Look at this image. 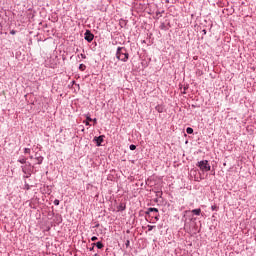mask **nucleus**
<instances>
[{
    "label": "nucleus",
    "instance_id": "f257e3e1",
    "mask_svg": "<svg viewBox=\"0 0 256 256\" xmlns=\"http://www.w3.org/2000/svg\"><path fill=\"white\" fill-rule=\"evenodd\" d=\"M116 59L122 61V63H127L129 61V51L126 47L119 46L116 50Z\"/></svg>",
    "mask_w": 256,
    "mask_h": 256
},
{
    "label": "nucleus",
    "instance_id": "f03ea898",
    "mask_svg": "<svg viewBox=\"0 0 256 256\" xmlns=\"http://www.w3.org/2000/svg\"><path fill=\"white\" fill-rule=\"evenodd\" d=\"M196 167L200 169L203 173H207L211 171V164H209V160H201L196 163Z\"/></svg>",
    "mask_w": 256,
    "mask_h": 256
},
{
    "label": "nucleus",
    "instance_id": "7ed1b4c3",
    "mask_svg": "<svg viewBox=\"0 0 256 256\" xmlns=\"http://www.w3.org/2000/svg\"><path fill=\"white\" fill-rule=\"evenodd\" d=\"M33 167L31 165V162H27V164H25L24 166H21L22 169V173H24V179H29V177H31V175H33Z\"/></svg>",
    "mask_w": 256,
    "mask_h": 256
},
{
    "label": "nucleus",
    "instance_id": "20e7f679",
    "mask_svg": "<svg viewBox=\"0 0 256 256\" xmlns=\"http://www.w3.org/2000/svg\"><path fill=\"white\" fill-rule=\"evenodd\" d=\"M84 39L87 43H92L93 39H95V34L91 32V30H86L84 33Z\"/></svg>",
    "mask_w": 256,
    "mask_h": 256
},
{
    "label": "nucleus",
    "instance_id": "39448f33",
    "mask_svg": "<svg viewBox=\"0 0 256 256\" xmlns=\"http://www.w3.org/2000/svg\"><path fill=\"white\" fill-rule=\"evenodd\" d=\"M93 141L96 143V147H101L103 145V141H105V135L95 136Z\"/></svg>",
    "mask_w": 256,
    "mask_h": 256
},
{
    "label": "nucleus",
    "instance_id": "423d86ee",
    "mask_svg": "<svg viewBox=\"0 0 256 256\" xmlns=\"http://www.w3.org/2000/svg\"><path fill=\"white\" fill-rule=\"evenodd\" d=\"M185 215H187V213H193V215L199 216L201 215V208H197V209H193L191 210H186L184 211Z\"/></svg>",
    "mask_w": 256,
    "mask_h": 256
},
{
    "label": "nucleus",
    "instance_id": "0eeeda50",
    "mask_svg": "<svg viewBox=\"0 0 256 256\" xmlns=\"http://www.w3.org/2000/svg\"><path fill=\"white\" fill-rule=\"evenodd\" d=\"M34 159L37 161V165H41L43 163V159H45L43 156L39 155V153H36L34 155Z\"/></svg>",
    "mask_w": 256,
    "mask_h": 256
},
{
    "label": "nucleus",
    "instance_id": "6e6552de",
    "mask_svg": "<svg viewBox=\"0 0 256 256\" xmlns=\"http://www.w3.org/2000/svg\"><path fill=\"white\" fill-rule=\"evenodd\" d=\"M155 110L158 112V113H164L165 112V106L163 104H158L156 107H155Z\"/></svg>",
    "mask_w": 256,
    "mask_h": 256
},
{
    "label": "nucleus",
    "instance_id": "1a4fd4ad",
    "mask_svg": "<svg viewBox=\"0 0 256 256\" xmlns=\"http://www.w3.org/2000/svg\"><path fill=\"white\" fill-rule=\"evenodd\" d=\"M93 247H97V249H103L105 247V244H103L102 241H98L96 243H92Z\"/></svg>",
    "mask_w": 256,
    "mask_h": 256
},
{
    "label": "nucleus",
    "instance_id": "9d476101",
    "mask_svg": "<svg viewBox=\"0 0 256 256\" xmlns=\"http://www.w3.org/2000/svg\"><path fill=\"white\" fill-rule=\"evenodd\" d=\"M127 209V205L125 203H120L118 206H117V210L118 211H125Z\"/></svg>",
    "mask_w": 256,
    "mask_h": 256
},
{
    "label": "nucleus",
    "instance_id": "9b49d317",
    "mask_svg": "<svg viewBox=\"0 0 256 256\" xmlns=\"http://www.w3.org/2000/svg\"><path fill=\"white\" fill-rule=\"evenodd\" d=\"M18 163H21V165H27V158H25V157H20L19 159H18Z\"/></svg>",
    "mask_w": 256,
    "mask_h": 256
},
{
    "label": "nucleus",
    "instance_id": "f8f14e48",
    "mask_svg": "<svg viewBox=\"0 0 256 256\" xmlns=\"http://www.w3.org/2000/svg\"><path fill=\"white\" fill-rule=\"evenodd\" d=\"M120 27H126L127 26V20L121 19L119 22Z\"/></svg>",
    "mask_w": 256,
    "mask_h": 256
},
{
    "label": "nucleus",
    "instance_id": "ddd939ff",
    "mask_svg": "<svg viewBox=\"0 0 256 256\" xmlns=\"http://www.w3.org/2000/svg\"><path fill=\"white\" fill-rule=\"evenodd\" d=\"M187 89H189V84L183 87L182 95H187Z\"/></svg>",
    "mask_w": 256,
    "mask_h": 256
},
{
    "label": "nucleus",
    "instance_id": "4468645a",
    "mask_svg": "<svg viewBox=\"0 0 256 256\" xmlns=\"http://www.w3.org/2000/svg\"><path fill=\"white\" fill-rule=\"evenodd\" d=\"M186 133H187L188 135H193V128L187 127V128H186Z\"/></svg>",
    "mask_w": 256,
    "mask_h": 256
},
{
    "label": "nucleus",
    "instance_id": "2eb2a0df",
    "mask_svg": "<svg viewBox=\"0 0 256 256\" xmlns=\"http://www.w3.org/2000/svg\"><path fill=\"white\" fill-rule=\"evenodd\" d=\"M148 211L151 212V213H159V209L157 208H148Z\"/></svg>",
    "mask_w": 256,
    "mask_h": 256
},
{
    "label": "nucleus",
    "instance_id": "dca6fc26",
    "mask_svg": "<svg viewBox=\"0 0 256 256\" xmlns=\"http://www.w3.org/2000/svg\"><path fill=\"white\" fill-rule=\"evenodd\" d=\"M85 69H87V66L85 64L79 65V71H85Z\"/></svg>",
    "mask_w": 256,
    "mask_h": 256
},
{
    "label": "nucleus",
    "instance_id": "f3484780",
    "mask_svg": "<svg viewBox=\"0 0 256 256\" xmlns=\"http://www.w3.org/2000/svg\"><path fill=\"white\" fill-rule=\"evenodd\" d=\"M211 210L212 211H219V206H217L216 204L211 206Z\"/></svg>",
    "mask_w": 256,
    "mask_h": 256
},
{
    "label": "nucleus",
    "instance_id": "a211bd4d",
    "mask_svg": "<svg viewBox=\"0 0 256 256\" xmlns=\"http://www.w3.org/2000/svg\"><path fill=\"white\" fill-rule=\"evenodd\" d=\"M129 149H130V151H135V149H137V146L135 144H131L129 146Z\"/></svg>",
    "mask_w": 256,
    "mask_h": 256
},
{
    "label": "nucleus",
    "instance_id": "6ab92c4d",
    "mask_svg": "<svg viewBox=\"0 0 256 256\" xmlns=\"http://www.w3.org/2000/svg\"><path fill=\"white\" fill-rule=\"evenodd\" d=\"M84 125H86V127H91V122L88 120H84L83 121Z\"/></svg>",
    "mask_w": 256,
    "mask_h": 256
},
{
    "label": "nucleus",
    "instance_id": "aec40b11",
    "mask_svg": "<svg viewBox=\"0 0 256 256\" xmlns=\"http://www.w3.org/2000/svg\"><path fill=\"white\" fill-rule=\"evenodd\" d=\"M156 197L162 198L163 197V191H157L156 192Z\"/></svg>",
    "mask_w": 256,
    "mask_h": 256
},
{
    "label": "nucleus",
    "instance_id": "412c9836",
    "mask_svg": "<svg viewBox=\"0 0 256 256\" xmlns=\"http://www.w3.org/2000/svg\"><path fill=\"white\" fill-rule=\"evenodd\" d=\"M86 121H93V118H91V114L86 115Z\"/></svg>",
    "mask_w": 256,
    "mask_h": 256
},
{
    "label": "nucleus",
    "instance_id": "4be33fe9",
    "mask_svg": "<svg viewBox=\"0 0 256 256\" xmlns=\"http://www.w3.org/2000/svg\"><path fill=\"white\" fill-rule=\"evenodd\" d=\"M130 245H131V241L130 240H126L125 246H126L127 249H129Z\"/></svg>",
    "mask_w": 256,
    "mask_h": 256
},
{
    "label": "nucleus",
    "instance_id": "5701e85b",
    "mask_svg": "<svg viewBox=\"0 0 256 256\" xmlns=\"http://www.w3.org/2000/svg\"><path fill=\"white\" fill-rule=\"evenodd\" d=\"M26 191H29V189H31V186L29 184H27V182H25V185H24Z\"/></svg>",
    "mask_w": 256,
    "mask_h": 256
},
{
    "label": "nucleus",
    "instance_id": "b1692460",
    "mask_svg": "<svg viewBox=\"0 0 256 256\" xmlns=\"http://www.w3.org/2000/svg\"><path fill=\"white\" fill-rule=\"evenodd\" d=\"M146 217H152L151 212H149V208H147V211L145 212Z\"/></svg>",
    "mask_w": 256,
    "mask_h": 256
},
{
    "label": "nucleus",
    "instance_id": "393cba45",
    "mask_svg": "<svg viewBox=\"0 0 256 256\" xmlns=\"http://www.w3.org/2000/svg\"><path fill=\"white\" fill-rule=\"evenodd\" d=\"M78 57H81L82 59H87V55H85L83 53L79 54Z\"/></svg>",
    "mask_w": 256,
    "mask_h": 256
},
{
    "label": "nucleus",
    "instance_id": "a878e982",
    "mask_svg": "<svg viewBox=\"0 0 256 256\" xmlns=\"http://www.w3.org/2000/svg\"><path fill=\"white\" fill-rule=\"evenodd\" d=\"M24 153H25V154L31 153V149H30V148H25V149H24Z\"/></svg>",
    "mask_w": 256,
    "mask_h": 256
},
{
    "label": "nucleus",
    "instance_id": "bb28decb",
    "mask_svg": "<svg viewBox=\"0 0 256 256\" xmlns=\"http://www.w3.org/2000/svg\"><path fill=\"white\" fill-rule=\"evenodd\" d=\"M71 84H72V85H76V87H78V89L80 88L79 84H77V82H75V80H73V81L71 82Z\"/></svg>",
    "mask_w": 256,
    "mask_h": 256
},
{
    "label": "nucleus",
    "instance_id": "cd10ccee",
    "mask_svg": "<svg viewBox=\"0 0 256 256\" xmlns=\"http://www.w3.org/2000/svg\"><path fill=\"white\" fill-rule=\"evenodd\" d=\"M59 203H60L59 199L54 200V205L59 206Z\"/></svg>",
    "mask_w": 256,
    "mask_h": 256
},
{
    "label": "nucleus",
    "instance_id": "c85d7f7f",
    "mask_svg": "<svg viewBox=\"0 0 256 256\" xmlns=\"http://www.w3.org/2000/svg\"><path fill=\"white\" fill-rule=\"evenodd\" d=\"M148 231H151L152 229H155V226L148 225Z\"/></svg>",
    "mask_w": 256,
    "mask_h": 256
},
{
    "label": "nucleus",
    "instance_id": "c756f323",
    "mask_svg": "<svg viewBox=\"0 0 256 256\" xmlns=\"http://www.w3.org/2000/svg\"><path fill=\"white\" fill-rule=\"evenodd\" d=\"M17 31L16 30H11L10 35H16Z\"/></svg>",
    "mask_w": 256,
    "mask_h": 256
},
{
    "label": "nucleus",
    "instance_id": "7c9ffc66",
    "mask_svg": "<svg viewBox=\"0 0 256 256\" xmlns=\"http://www.w3.org/2000/svg\"><path fill=\"white\" fill-rule=\"evenodd\" d=\"M97 239H98L97 236H92L91 237V241H97Z\"/></svg>",
    "mask_w": 256,
    "mask_h": 256
},
{
    "label": "nucleus",
    "instance_id": "2f4dec72",
    "mask_svg": "<svg viewBox=\"0 0 256 256\" xmlns=\"http://www.w3.org/2000/svg\"><path fill=\"white\" fill-rule=\"evenodd\" d=\"M152 217H154V219H155L156 221H159V214H157L156 216H152Z\"/></svg>",
    "mask_w": 256,
    "mask_h": 256
},
{
    "label": "nucleus",
    "instance_id": "473e14b6",
    "mask_svg": "<svg viewBox=\"0 0 256 256\" xmlns=\"http://www.w3.org/2000/svg\"><path fill=\"white\" fill-rule=\"evenodd\" d=\"M160 29H165V23H162V24L160 25Z\"/></svg>",
    "mask_w": 256,
    "mask_h": 256
},
{
    "label": "nucleus",
    "instance_id": "72a5a7b5",
    "mask_svg": "<svg viewBox=\"0 0 256 256\" xmlns=\"http://www.w3.org/2000/svg\"><path fill=\"white\" fill-rule=\"evenodd\" d=\"M202 33H203V35H207V30H206V29H203V30H202Z\"/></svg>",
    "mask_w": 256,
    "mask_h": 256
},
{
    "label": "nucleus",
    "instance_id": "f704fd0d",
    "mask_svg": "<svg viewBox=\"0 0 256 256\" xmlns=\"http://www.w3.org/2000/svg\"><path fill=\"white\" fill-rule=\"evenodd\" d=\"M95 246L92 245V247L89 248V251H94Z\"/></svg>",
    "mask_w": 256,
    "mask_h": 256
},
{
    "label": "nucleus",
    "instance_id": "c9c22d12",
    "mask_svg": "<svg viewBox=\"0 0 256 256\" xmlns=\"http://www.w3.org/2000/svg\"><path fill=\"white\" fill-rule=\"evenodd\" d=\"M94 125L97 123V118L92 119Z\"/></svg>",
    "mask_w": 256,
    "mask_h": 256
},
{
    "label": "nucleus",
    "instance_id": "e433bc0d",
    "mask_svg": "<svg viewBox=\"0 0 256 256\" xmlns=\"http://www.w3.org/2000/svg\"><path fill=\"white\" fill-rule=\"evenodd\" d=\"M94 227H95V228H99V223H97Z\"/></svg>",
    "mask_w": 256,
    "mask_h": 256
},
{
    "label": "nucleus",
    "instance_id": "4c0bfd02",
    "mask_svg": "<svg viewBox=\"0 0 256 256\" xmlns=\"http://www.w3.org/2000/svg\"><path fill=\"white\" fill-rule=\"evenodd\" d=\"M142 43H146V41H145V40H143V41H142Z\"/></svg>",
    "mask_w": 256,
    "mask_h": 256
},
{
    "label": "nucleus",
    "instance_id": "58836bf2",
    "mask_svg": "<svg viewBox=\"0 0 256 256\" xmlns=\"http://www.w3.org/2000/svg\"><path fill=\"white\" fill-rule=\"evenodd\" d=\"M30 159H33V156H30Z\"/></svg>",
    "mask_w": 256,
    "mask_h": 256
},
{
    "label": "nucleus",
    "instance_id": "ea45409f",
    "mask_svg": "<svg viewBox=\"0 0 256 256\" xmlns=\"http://www.w3.org/2000/svg\"><path fill=\"white\" fill-rule=\"evenodd\" d=\"M212 175H215V172H212Z\"/></svg>",
    "mask_w": 256,
    "mask_h": 256
},
{
    "label": "nucleus",
    "instance_id": "a19ab883",
    "mask_svg": "<svg viewBox=\"0 0 256 256\" xmlns=\"http://www.w3.org/2000/svg\"><path fill=\"white\" fill-rule=\"evenodd\" d=\"M212 175H215V172H212Z\"/></svg>",
    "mask_w": 256,
    "mask_h": 256
},
{
    "label": "nucleus",
    "instance_id": "79ce46f5",
    "mask_svg": "<svg viewBox=\"0 0 256 256\" xmlns=\"http://www.w3.org/2000/svg\"><path fill=\"white\" fill-rule=\"evenodd\" d=\"M82 131H85V128H83Z\"/></svg>",
    "mask_w": 256,
    "mask_h": 256
},
{
    "label": "nucleus",
    "instance_id": "37998d69",
    "mask_svg": "<svg viewBox=\"0 0 256 256\" xmlns=\"http://www.w3.org/2000/svg\"><path fill=\"white\" fill-rule=\"evenodd\" d=\"M192 107H195V105H192Z\"/></svg>",
    "mask_w": 256,
    "mask_h": 256
},
{
    "label": "nucleus",
    "instance_id": "c03bdc74",
    "mask_svg": "<svg viewBox=\"0 0 256 256\" xmlns=\"http://www.w3.org/2000/svg\"><path fill=\"white\" fill-rule=\"evenodd\" d=\"M127 233H129V230H127Z\"/></svg>",
    "mask_w": 256,
    "mask_h": 256
}]
</instances>
